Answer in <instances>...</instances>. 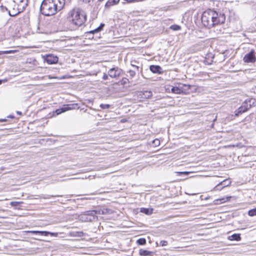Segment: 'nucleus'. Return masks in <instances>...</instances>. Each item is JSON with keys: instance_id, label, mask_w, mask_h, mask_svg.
Instances as JSON below:
<instances>
[{"instance_id": "nucleus-33", "label": "nucleus", "mask_w": 256, "mask_h": 256, "mask_svg": "<svg viewBox=\"0 0 256 256\" xmlns=\"http://www.w3.org/2000/svg\"><path fill=\"white\" fill-rule=\"evenodd\" d=\"M152 142L154 144H160V140H158V138H156V139L154 140Z\"/></svg>"}, {"instance_id": "nucleus-25", "label": "nucleus", "mask_w": 256, "mask_h": 256, "mask_svg": "<svg viewBox=\"0 0 256 256\" xmlns=\"http://www.w3.org/2000/svg\"><path fill=\"white\" fill-rule=\"evenodd\" d=\"M22 204H23L22 202H11L10 205L12 206L15 207Z\"/></svg>"}, {"instance_id": "nucleus-19", "label": "nucleus", "mask_w": 256, "mask_h": 256, "mask_svg": "<svg viewBox=\"0 0 256 256\" xmlns=\"http://www.w3.org/2000/svg\"><path fill=\"white\" fill-rule=\"evenodd\" d=\"M120 0H108L105 4L106 8H110L111 6L116 4L119 2Z\"/></svg>"}, {"instance_id": "nucleus-11", "label": "nucleus", "mask_w": 256, "mask_h": 256, "mask_svg": "<svg viewBox=\"0 0 256 256\" xmlns=\"http://www.w3.org/2000/svg\"><path fill=\"white\" fill-rule=\"evenodd\" d=\"M28 233L32 234H38L42 236H46L50 234L52 236H54V234L52 232H50L46 231H38V230H28L27 231Z\"/></svg>"}, {"instance_id": "nucleus-29", "label": "nucleus", "mask_w": 256, "mask_h": 256, "mask_svg": "<svg viewBox=\"0 0 256 256\" xmlns=\"http://www.w3.org/2000/svg\"><path fill=\"white\" fill-rule=\"evenodd\" d=\"M70 236H84V232H77L75 234H70Z\"/></svg>"}, {"instance_id": "nucleus-20", "label": "nucleus", "mask_w": 256, "mask_h": 256, "mask_svg": "<svg viewBox=\"0 0 256 256\" xmlns=\"http://www.w3.org/2000/svg\"><path fill=\"white\" fill-rule=\"evenodd\" d=\"M152 252L144 249H140L139 250V254L141 256H152Z\"/></svg>"}, {"instance_id": "nucleus-35", "label": "nucleus", "mask_w": 256, "mask_h": 256, "mask_svg": "<svg viewBox=\"0 0 256 256\" xmlns=\"http://www.w3.org/2000/svg\"><path fill=\"white\" fill-rule=\"evenodd\" d=\"M108 76H109L108 75V74H105V73H104V74L103 76H102V79H103L104 80H108Z\"/></svg>"}, {"instance_id": "nucleus-12", "label": "nucleus", "mask_w": 256, "mask_h": 256, "mask_svg": "<svg viewBox=\"0 0 256 256\" xmlns=\"http://www.w3.org/2000/svg\"><path fill=\"white\" fill-rule=\"evenodd\" d=\"M150 70L154 74H160L162 72V68L157 65H152L150 67Z\"/></svg>"}, {"instance_id": "nucleus-43", "label": "nucleus", "mask_w": 256, "mask_h": 256, "mask_svg": "<svg viewBox=\"0 0 256 256\" xmlns=\"http://www.w3.org/2000/svg\"><path fill=\"white\" fill-rule=\"evenodd\" d=\"M1 84V80H0V84Z\"/></svg>"}, {"instance_id": "nucleus-16", "label": "nucleus", "mask_w": 256, "mask_h": 256, "mask_svg": "<svg viewBox=\"0 0 256 256\" xmlns=\"http://www.w3.org/2000/svg\"><path fill=\"white\" fill-rule=\"evenodd\" d=\"M16 4H20V6L22 8V10H25L28 5V0H13Z\"/></svg>"}, {"instance_id": "nucleus-31", "label": "nucleus", "mask_w": 256, "mask_h": 256, "mask_svg": "<svg viewBox=\"0 0 256 256\" xmlns=\"http://www.w3.org/2000/svg\"><path fill=\"white\" fill-rule=\"evenodd\" d=\"M230 184V182L229 184H227V185H224V186H222V187L221 188H219V186H220V185H222V183H220V184H218V185L216 186V188H217V190H220L222 188H224V187H226V186H228Z\"/></svg>"}, {"instance_id": "nucleus-37", "label": "nucleus", "mask_w": 256, "mask_h": 256, "mask_svg": "<svg viewBox=\"0 0 256 256\" xmlns=\"http://www.w3.org/2000/svg\"><path fill=\"white\" fill-rule=\"evenodd\" d=\"M8 118H14V116L13 115H9L7 116Z\"/></svg>"}, {"instance_id": "nucleus-24", "label": "nucleus", "mask_w": 256, "mask_h": 256, "mask_svg": "<svg viewBox=\"0 0 256 256\" xmlns=\"http://www.w3.org/2000/svg\"><path fill=\"white\" fill-rule=\"evenodd\" d=\"M248 214L250 216H256V208L248 210Z\"/></svg>"}, {"instance_id": "nucleus-32", "label": "nucleus", "mask_w": 256, "mask_h": 256, "mask_svg": "<svg viewBox=\"0 0 256 256\" xmlns=\"http://www.w3.org/2000/svg\"><path fill=\"white\" fill-rule=\"evenodd\" d=\"M160 244L162 246H166L168 245V242L166 240H161Z\"/></svg>"}, {"instance_id": "nucleus-40", "label": "nucleus", "mask_w": 256, "mask_h": 256, "mask_svg": "<svg viewBox=\"0 0 256 256\" xmlns=\"http://www.w3.org/2000/svg\"><path fill=\"white\" fill-rule=\"evenodd\" d=\"M16 114H18L20 115H20H22V112H20V111H16Z\"/></svg>"}, {"instance_id": "nucleus-27", "label": "nucleus", "mask_w": 256, "mask_h": 256, "mask_svg": "<svg viewBox=\"0 0 256 256\" xmlns=\"http://www.w3.org/2000/svg\"><path fill=\"white\" fill-rule=\"evenodd\" d=\"M100 106L102 109H108L110 108V106L108 104H100Z\"/></svg>"}, {"instance_id": "nucleus-5", "label": "nucleus", "mask_w": 256, "mask_h": 256, "mask_svg": "<svg viewBox=\"0 0 256 256\" xmlns=\"http://www.w3.org/2000/svg\"><path fill=\"white\" fill-rule=\"evenodd\" d=\"M255 102V99L248 98L244 102L242 106L235 112L236 116H238L240 114L246 112L250 109Z\"/></svg>"}, {"instance_id": "nucleus-41", "label": "nucleus", "mask_w": 256, "mask_h": 256, "mask_svg": "<svg viewBox=\"0 0 256 256\" xmlns=\"http://www.w3.org/2000/svg\"><path fill=\"white\" fill-rule=\"evenodd\" d=\"M6 119H0V122H6Z\"/></svg>"}, {"instance_id": "nucleus-7", "label": "nucleus", "mask_w": 256, "mask_h": 256, "mask_svg": "<svg viewBox=\"0 0 256 256\" xmlns=\"http://www.w3.org/2000/svg\"><path fill=\"white\" fill-rule=\"evenodd\" d=\"M122 72V70L118 66L111 68L108 72L109 76L112 78H118L121 75Z\"/></svg>"}, {"instance_id": "nucleus-1", "label": "nucleus", "mask_w": 256, "mask_h": 256, "mask_svg": "<svg viewBox=\"0 0 256 256\" xmlns=\"http://www.w3.org/2000/svg\"><path fill=\"white\" fill-rule=\"evenodd\" d=\"M201 20L203 25L210 28L216 25L224 24L226 20V16L222 12L208 9L202 13Z\"/></svg>"}, {"instance_id": "nucleus-23", "label": "nucleus", "mask_w": 256, "mask_h": 256, "mask_svg": "<svg viewBox=\"0 0 256 256\" xmlns=\"http://www.w3.org/2000/svg\"><path fill=\"white\" fill-rule=\"evenodd\" d=\"M136 242L140 245H144L146 244V240L144 238H140L137 240Z\"/></svg>"}, {"instance_id": "nucleus-2", "label": "nucleus", "mask_w": 256, "mask_h": 256, "mask_svg": "<svg viewBox=\"0 0 256 256\" xmlns=\"http://www.w3.org/2000/svg\"><path fill=\"white\" fill-rule=\"evenodd\" d=\"M68 14L70 21L77 27L82 26L86 20V12L80 8L72 9L69 12Z\"/></svg>"}, {"instance_id": "nucleus-36", "label": "nucleus", "mask_w": 256, "mask_h": 256, "mask_svg": "<svg viewBox=\"0 0 256 256\" xmlns=\"http://www.w3.org/2000/svg\"><path fill=\"white\" fill-rule=\"evenodd\" d=\"M85 3H89L90 2L91 0H82Z\"/></svg>"}, {"instance_id": "nucleus-10", "label": "nucleus", "mask_w": 256, "mask_h": 256, "mask_svg": "<svg viewBox=\"0 0 256 256\" xmlns=\"http://www.w3.org/2000/svg\"><path fill=\"white\" fill-rule=\"evenodd\" d=\"M44 60L48 64H56L58 61V57L53 54L46 55L44 57Z\"/></svg>"}, {"instance_id": "nucleus-39", "label": "nucleus", "mask_w": 256, "mask_h": 256, "mask_svg": "<svg viewBox=\"0 0 256 256\" xmlns=\"http://www.w3.org/2000/svg\"><path fill=\"white\" fill-rule=\"evenodd\" d=\"M132 66L134 68H135L137 69L138 70V68H139L138 66H134V65H132Z\"/></svg>"}, {"instance_id": "nucleus-3", "label": "nucleus", "mask_w": 256, "mask_h": 256, "mask_svg": "<svg viewBox=\"0 0 256 256\" xmlns=\"http://www.w3.org/2000/svg\"><path fill=\"white\" fill-rule=\"evenodd\" d=\"M20 6L13 0H4V4L2 3L0 6V10L3 12H8L10 16H14L24 10H22Z\"/></svg>"}, {"instance_id": "nucleus-9", "label": "nucleus", "mask_w": 256, "mask_h": 256, "mask_svg": "<svg viewBox=\"0 0 256 256\" xmlns=\"http://www.w3.org/2000/svg\"><path fill=\"white\" fill-rule=\"evenodd\" d=\"M190 86L188 84H180L178 86H174L172 88V92L173 93L176 94H180L184 92V87L187 88V89L188 90L190 88Z\"/></svg>"}, {"instance_id": "nucleus-42", "label": "nucleus", "mask_w": 256, "mask_h": 256, "mask_svg": "<svg viewBox=\"0 0 256 256\" xmlns=\"http://www.w3.org/2000/svg\"><path fill=\"white\" fill-rule=\"evenodd\" d=\"M126 80H128V79H127L126 78L123 79V81H124V83H126Z\"/></svg>"}, {"instance_id": "nucleus-6", "label": "nucleus", "mask_w": 256, "mask_h": 256, "mask_svg": "<svg viewBox=\"0 0 256 256\" xmlns=\"http://www.w3.org/2000/svg\"><path fill=\"white\" fill-rule=\"evenodd\" d=\"M243 60L246 63H254L256 61V52L254 50H251L250 51L246 54Z\"/></svg>"}, {"instance_id": "nucleus-14", "label": "nucleus", "mask_w": 256, "mask_h": 256, "mask_svg": "<svg viewBox=\"0 0 256 256\" xmlns=\"http://www.w3.org/2000/svg\"><path fill=\"white\" fill-rule=\"evenodd\" d=\"M228 239L230 241H240L242 239L240 234H234L228 237Z\"/></svg>"}, {"instance_id": "nucleus-17", "label": "nucleus", "mask_w": 256, "mask_h": 256, "mask_svg": "<svg viewBox=\"0 0 256 256\" xmlns=\"http://www.w3.org/2000/svg\"><path fill=\"white\" fill-rule=\"evenodd\" d=\"M104 26V24L102 23V24H100V26L98 27L97 28H95L94 30H90V32H88L87 34L88 35V34H94L95 33L100 32L103 30Z\"/></svg>"}, {"instance_id": "nucleus-22", "label": "nucleus", "mask_w": 256, "mask_h": 256, "mask_svg": "<svg viewBox=\"0 0 256 256\" xmlns=\"http://www.w3.org/2000/svg\"><path fill=\"white\" fill-rule=\"evenodd\" d=\"M16 52H17L16 50H9L0 51V55L2 54H14Z\"/></svg>"}, {"instance_id": "nucleus-13", "label": "nucleus", "mask_w": 256, "mask_h": 256, "mask_svg": "<svg viewBox=\"0 0 256 256\" xmlns=\"http://www.w3.org/2000/svg\"><path fill=\"white\" fill-rule=\"evenodd\" d=\"M231 198H232L231 196L224 197V198H218V199L214 200V202L216 204H222L224 202L230 201Z\"/></svg>"}, {"instance_id": "nucleus-34", "label": "nucleus", "mask_w": 256, "mask_h": 256, "mask_svg": "<svg viewBox=\"0 0 256 256\" xmlns=\"http://www.w3.org/2000/svg\"><path fill=\"white\" fill-rule=\"evenodd\" d=\"M49 139L48 138H44V139H42L40 140V144H42L44 142H48V140Z\"/></svg>"}, {"instance_id": "nucleus-21", "label": "nucleus", "mask_w": 256, "mask_h": 256, "mask_svg": "<svg viewBox=\"0 0 256 256\" xmlns=\"http://www.w3.org/2000/svg\"><path fill=\"white\" fill-rule=\"evenodd\" d=\"M140 212L146 214H150L152 213V209L150 210L148 208H142Z\"/></svg>"}, {"instance_id": "nucleus-30", "label": "nucleus", "mask_w": 256, "mask_h": 256, "mask_svg": "<svg viewBox=\"0 0 256 256\" xmlns=\"http://www.w3.org/2000/svg\"><path fill=\"white\" fill-rule=\"evenodd\" d=\"M128 72L131 78H133L136 75V72L134 70H130Z\"/></svg>"}, {"instance_id": "nucleus-26", "label": "nucleus", "mask_w": 256, "mask_h": 256, "mask_svg": "<svg viewBox=\"0 0 256 256\" xmlns=\"http://www.w3.org/2000/svg\"><path fill=\"white\" fill-rule=\"evenodd\" d=\"M170 29L174 30H180V26L176 24H174L170 26Z\"/></svg>"}, {"instance_id": "nucleus-15", "label": "nucleus", "mask_w": 256, "mask_h": 256, "mask_svg": "<svg viewBox=\"0 0 256 256\" xmlns=\"http://www.w3.org/2000/svg\"><path fill=\"white\" fill-rule=\"evenodd\" d=\"M152 92L150 90H144L140 92V95L141 98H149L152 96Z\"/></svg>"}, {"instance_id": "nucleus-8", "label": "nucleus", "mask_w": 256, "mask_h": 256, "mask_svg": "<svg viewBox=\"0 0 256 256\" xmlns=\"http://www.w3.org/2000/svg\"><path fill=\"white\" fill-rule=\"evenodd\" d=\"M74 106H77L78 104H72V105H70V104L64 105L63 106V107L56 110L55 112L57 115H58V114H61L64 112H66L68 110L75 108V107Z\"/></svg>"}, {"instance_id": "nucleus-4", "label": "nucleus", "mask_w": 256, "mask_h": 256, "mask_svg": "<svg viewBox=\"0 0 256 256\" xmlns=\"http://www.w3.org/2000/svg\"><path fill=\"white\" fill-rule=\"evenodd\" d=\"M54 0H44L40 6V12L46 16H53L59 10Z\"/></svg>"}, {"instance_id": "nucleus-28", "label": "nucleus", "mask_w": 256, "mask_h": 256, "mask_svg": "<svg viewBox=\"0 0 256 256\" xmlns=\"http://www.w3.org/2000/svg\"><path fill=\"white\" fill-rule=\"evenodd\" d=\"M176 175L177 176H181V175H188V174L190 172H176Z\"/></svg>"}, {"instance_id": "nucleus-18", "label": "nucleus", "mask_w": 256, "mask_h": 256, "mask_svg": "<svg viewBox=\"0 0 256 256\" xmlns=\"http://www.w3.org/2000/svg\"><path fill=\"white\" fill-rule=\"evenodd\" d=\"M54 2L58 6L59 10H61L65 4V0H54Z\"/></svg>"}, {"instance_id": "nucleus-38", "label": "nucleus", "mask_w": 256, "mask_h": 256, "mask_svg": "<svg viewBox=\"0 0 256 256\" xmlns=\"http://www.w3.org/2000/svg\"><path fill=\"white\" fill-rule=\"evenodd\" d=\"M86 34H87V32L86 33ZM91 34H88H88H86V36L88 37V38H93V37H91V36H90Z\"/></svg>"}]
</instances>
